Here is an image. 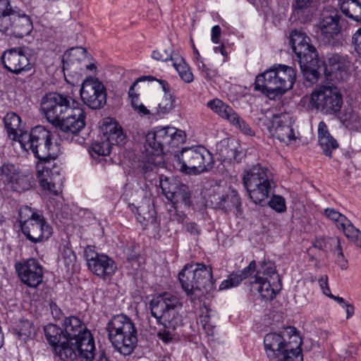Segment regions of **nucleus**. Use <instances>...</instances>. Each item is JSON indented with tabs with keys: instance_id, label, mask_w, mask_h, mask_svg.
<instances>
[{
	"instance_id": "obj_42",
	"label": "nucleus",
	"mask_w": 361,
	"mask_h": 361,
	"mask_svg": "<svg viewBox=\"0 0 361 361\" xmlns=\"http://www.w3.org/2000/svg\"><path fill=\"white\" fill-rule=\"evenodd\" d=\"M20 171L12 164H4L0 169V176L1 180L8 186L16 179Z\"/></svg>"
},
{
	"instance_id": "obj_39",
	"label": "nucleus",
	"mask_w": 361,
	"mask_h": 361,
	"mask_svg": "<svg viewBox=\"0 0 361 361\" xmlns=\"http://www.w3.org/2000/svg\"><path fill=\"white\" fill-rule=\"evenodd\" d=\"M33 182L34 178L31 173L20 171L10 187L13 190L21 192L30 190Z\"/></svg>"
},
{
	"instance_id": "obj_10",
	"label": "nucleus",
	"mask_w": 361,
	"mask_h": 361,
	"mask_svg": "<svg viewBox=\"0 0 361 361\" xmlns=\"http://www.w3.org/2000/svg\"><path fill=\"white\" fill-rule=\"evenodd\" d=\"M66 340L78 345L81 354L87 359H94L95 355L94 340L85 324L75 316L66 317L63 322Z\"/></svg>"
},
{
	"instance_id": "obj_35",
	"label": "nucleus",
	"mask_w": 361,
	"mask_h": 361,
	"mask_svg": "<svg viewBox=\"0 0 361 361\" xmlns=\"http://www.w3.org/2000/svg\"><path fill=\"white\" fill-rule=\"evenodd\" d=\"M207 106L212 109L219 116L228 120L229 122L237 118V113L231 106L219 99H214L207 102Z\"/></svg>"
},
{
	"instance_id": "obj_12",
	"label": "nucleus",
	"mask_w": 361,
	"mask_h": 361,
	"mask_svg": "<svg viewBox=\"0 0 361 361\" xmlns=\"http://www.w3.org/2000/svg\"><path fill=\"white\" fill-rule=\"evenodd\" d=\"M343 104V96L334 85L317 86L310 94V108L324 115L338 114Z\"/></svg>"
},
{
	"instance_id": "obj_48",
	"label": "nucleus",
	"mask_w": 361,
	"mask_h": 361,
	"mask_svg": "<svg viewBox=\"0 0 361 361\" xmlns=\"http://www.w3.org/2000/svg\"><path fill=\"white\" fill-rule=\"evenodd\" d=\"M128 207L136 215V219L141 225L145 227L147 226L151 214L149 212L147 213L145 212L144 206L140 205L136 207L133 203H129Z\"/></svg>"
},
{
	"instance_id": "obj_9",
	"label": "nucleus",
	"mask_w": 361,
	"mask_h": 361,
	"mask_svg": "<svg viewBox=\"0 0 361 361\" xmlns=\"http://www.w3.org/2000/svg\"><path fill=\"white\" fill-rule=\"evenodd\" d=\"M175 158L183 172L200 174L210 171L214 166V159L210 152L202 145L183 148Z\"/></svg>"
},
{
	"instance_id": "obj_61",
	"label": "nucleus",
	"mask_w": 361,
	"mask_h": 361,
	"mask_svg": "<svg viewBox=\"0 0 361 361\" xmlns=\"http://www.w3.org/2000/svg\"><path fill=\"white\" fill-rule=\"evenodd\" d=\"M238 148L235 147V149L234 151H231V154H226V156L228 157V160H233L236 161L237 163H239L241 161L242 159L244 157L243 153L241 151H238L237 149Z\"/></svg>"
},
{
	"instance_id": "obj_27",
	"label": "nucleus",
	"mask_w": 361,
	"mask_h": 361,
	"mask_svg": "<svg viewBox=\"0 0 361 361\" xmlns=\"http://www.w3.org/2000/svg\"><path fill=\"white\" fill-rule=\"evenodd\" d=\"M78 345L65 340L59 345L54 348L55 355L59 357L61 361H77L78 357L80 356L85 361H92L93 359H87L83 356L80 350L77 348Z\"/></svg>"
},
{
	"instance_id": "obj_41",
	"label": "nucleus",
	"mask_w": 361,
	"mask_h": 361,
	"mask_svg": "<svg viewBox=\"0 0 361 361\" xmlns=\"http://www.w3.org/2000/svg\"><path fill=\"white\" fill-rule=\"evenodd\" d=\"M173 65L184 82L190 83L193 81V74L182 57L177 55Z\"/></svg>"
},
{
	"instance_id": "obj_2",
	"label": "nucleus",
	"mask_w": 361,
	"mask_h": 361,
	"mask_svg": "<svg viewBox=\"0 0 361 361\" xmlns=\"http://www.w3.org/2000/svg\"><path fill=\"white\" fill-rule=\"evenodd\" d=\"M243 183L249 197L255 204L264 206L275 187L273 174L260 164L252 165L243 171ZM269 207L279 213L286 211L285 199L274 195L268 202Z\"/></svg>"
},
{
	"instance_id": "obj_47",
	"label": "nucleus",
	"mask_w": 361,
	"mask_h": 361,
	"mask_svg": "<svg viewBox=\"0 0 361 361\" xmlns=\"http://www.w3.org/2000/svg\"><path fill=\"white\" fill-rule=\"evenodd\" d=\"M111 149L109 142L103 136L99 141L92 144V151L98 156H107L110 154Z\"/></svg>"
},
{
	"instance_id": "obj_46",
	"label": "nucleus",
	"mask_w": 361,
	"mask_h": 361,
	"mask_svg": "<svg viewBox=\"0 0 361 361\" xmlns=\"http://www.w3.org/2000/svg\"><path fill=\"white\" fill-rule=\"evenodd\" d=\"M275 361H303L302 350L300 348L288 349L287 346Z\"/></svg>"
},
{
	"instance_id": "obj_17",
	"label": "nucleus",
	"mask_w": 361,
	"mask_h": 361,
	"mask_svg": "<svg viewBox=\"0 0 361 361\" xmlns=\"http://www.w3.org/2000/svg\"><path fill=\"white\" fill-rule=\"evenodd\" d=\"M29 49L16 47L5 50L1 56V63L8 71L18 75L30 71L33 64L30 61Z\"/></svg>"
},
{
	"instance_id": "obj_36",
	"label": "nucleus",
	"mask_w": 361,
	"mask_h": 361,
	"mask_svg": "<svg viewBox=\"0 0 361 361\" xmlns=\"http://www.w3.org/2000/svg\"><path fill=\"white\" fill-rule=\"evenodd\" d=\"M298 59L300 65L305 66V64L310 63L314 65V63H320L319 54L316 48L311 44L301 47V49H296L293 51Z\"/></svg>"
},
{
	"instance_id": "obj_44",
	"label": "nucleus",
	"mask_w": 361,
	"mask_h": 361,
	"mask_svg": "<svg viewBox=\"0 0 361 361\" xmlns=\"http://www.w3.org/2000/svg\"><path fill=\"white\" fill-rule=\"evenodd\" d=\"M300 66L304 77L308 82L313 84L318 80L320 75L318 71L319 63H314V65L307 63L305 66L302 64Z\"/></svg>"
},
{
	"instance_id": "obj_19",
	"label": "nucleus",
	"mask_w": 361,
	"mask_h": 361,
	"mask_svg": "<svg viewBox=\"0 0 361 361\" xmlns=\"http://www.w3.org/2000/svg\"><path fill=\"white\" fill-rule=\"evenodd\" d=\"M15 269L20 281L30 288H37L43 280V267L35 258L15 264Z\"/></svg>"
},
{
	"instance_id": "obj_49",
	"label": "nucleus",
	"mask_w": 361,
	"mask_h": 361,
	"mask_svg": "<svg viewBox=\"0 0 361 361\" xmlns=\"http://www.w3.org/2000/svg\"><path fill=\"white\" fill-rule=\"evenodd\" d=\"M177 55L173 54L171 49H160L153 51L152 57L157 61H167L171 60L173 62Z\"/></svg>"
},
{
	"instance_id": "obj_7",
	"label": "nucleus",
	"mask_w": 361,
	"mask_h": 361,
	"mask_svg": "<svg viewBox=\"0 0 361 361\" xmlns=\"http://www.w3.org/2000/svg\"><path fill=\"white\" fill-rule=\"evenodd\" d=\"M18 222L22 233L35 244L47 240L53 233L42 213L27 205L18 209Z\"/></svg>"
},
{
	"instance_id": "obj_28",
	"label": "nucleus",
	"mask_w": 361,
	"mask_h": 361,
	"mask_svg": "<svg viewBox=\"0 0 361 361\" xmlns=\"http://www.w3.org/2000/svg\"><path fill=\"white\" fill-rule=\"evenodd\" d=\"M319 145L326 156L331 157L333 150L338 147V143L329 133L328 127L324 121L318 124Z\"/></svg>"
},
{
	"instance_id": "obj_59",
	"label": "nucleus",
	"mask_w": 361,
	"mask_h": 361,
	"mask_svg": "<svg viewBox=\"0 0 361 361\" xmlns=\"http://www.w3.org/2000/svg\"><path fill=\"white\" fill-rule=\"evenodd\" d=\"M137 81H135L129 88L128 90V97L130 99L131 104L136 105L137 102L139 101V95L135 92V87L137 85Z\"/></svg>"
},
{
	"instance_id": "obj_11",
	"label": "nucleus",
	"mask_w": 361,
	"mask_h": 361,
	"mask_svg": "<svg viewBox=\"0 0 361 361\" xmlns=\"http://www.w3.org/2000/svg\"><path fill=\"white\" fill-rule=\"evenodd\" d=\"M185 134L183 130L170 126H157L146 135L145 147L151 148L155 155L165 151L171 152L185 142Z\"/></svg>"
},
{
	"instance_id": "obj_56",
	"label": "nucleus",
	"mask_w": 361,
	"mask_h": 361,
	"mask_svg": "<svg viewBox=\"0 0 361 361\" xmlns=\"http://www.w3.org/2000/svg\"><path fill=\"white\" fill-rule=\"evenodd\" d=\"M329 240L333 241L336 244V247L338 250L337 257H336V262H337L338 265L342 269H346L348 268V261L344 257L339 240L338 239H333V238H329Z\"/></svg>"
},
{
	"instance_id": "obj_23",
	"label": "nucleus",
	"mask_w": 361,
	"mask_h": 361,
	"mask_svg": "<svg viewBox=\"0 0 361 361\" xmlns=\"http://www.w3.org/2000/svg\"><path fill=\"white\" fill-rule=\"evenodd\" d=\"M193 270L201 295L209 293L215 288V281L212 277V269L204 264H194Z\"/></svg>"
},
{
	"instance_id": "obj_8",
	"label": "nucleus",
	"mask_w": 361,
	"mask_h": 361,
	"mask_svg": "<svg viewBox=\"0 0 361 361\" xmlns=\"http://www.w3.org/2000/svg\"><path fill=\"white\" fill-rule=\"evenodd\" d=\"M32 30L29 16L17 6H12L10 0H0V32L23 38Z\"/></svg>"
},
{
	"instance_id": "obj_38",
	"label": "nucleus",
	"mask_w": 361,
	"mask_h": 361,
	"mask_svg": "<svg viewBox=\"0 0 361 361\" xmlns=\"http://www.w3.org/2000/svg\"><path fill=\"white\" fill-rule=\"evenodd\" d=\"M255 276L260 278L270 279L274 280H281L279 274L277 273L275 263L270 260H263L259 262V265L256 269Z\"/></svg>"
},
{
	"instance_id": "obj_62",
	"label": "nucleus",
	"mask_w": 361,
	"mask_h": 361,
	"mask_svg": "<svg viewBox=\"0 0 361 361\" xmlns=\"http://www.w3.org/2000/svg\"><path fill=\"white\" fill-rule=\"evenodd\" d=\"M186 230L190 235H198L200 233V228L195 222L188 223L186 224Z\"/></svg>"
},
{
	"instance_id": "obj_24",
	"label": "nucleus",
	"mask_w": 361,
	"mask_h": 361,
	"mask_svg": "<svg viewBox=\"0 0 361 361\" xmlns=\"http://www.w3.org/2000/svg\"><path fill=\"white\" fill-rule=\"evenodd\" d=\"M250 283L253 286H256L255 288L262 298L266 300L274 299L282 287L281 280L267 279L265 277L255 276L254 281Z\"/></svg>"
},
{
	"instance_id": "obj_43",
	"label": "nucleus",
	"mask_w": 361,
	"mask_h": 361,
	"mask_svg": "<svg viewBox=\"0 0 361 361\" xmlns=\"http://www.w3.org/2000/svg\"><path fill=\"white\" fill-rule=\"evenodd\" d=\"M290 43L293 51L301 49V47L310 43V39L306 34L302 31L294 30L290 34Z\"/></svg>"
},
{
	"instance_id": "obj_64",
	"label": "nucleus",
	"mask_w": 361,
	"mask_h": 361,
	"mask_svg": "<svg viewBox=\"0 0 361 361\" xmlns=\"http://www.w3.org/2000/svg\"><path fill=\"white\" fill-rule=\"evenodd\" d=\"M312 0H295L293 6L298 9H304L308 8Z\"/></svg>"
},
{
	"instance_id": "obj_37",
	"label": "nucleus",
	"mask_w": 361,
	"mask_h": 361,
	"mask_svg": "<svg viewBox=\"0 0 361 361\" xmlns=\"http://www.w3.org/2000/svg\"><path fill=\"white\" fill-rule=\"evenodd\" d=\"M44 331L47 342L54 348L66 340L63 329L56 324H49L46 325Z\"/></svg>"
},
{
	"instance_id": "obj_25",
	"label": "nucleus",
	"mask_w": 361,
	"mask_h": 361,
	"mask_svg": "<svg viewBox=\"0 0 361 361\" xmlns=\"http://www.w3.org/2000/svg\"><path fill=\"white\" fill-rule=\"evenodd\" d=\"M265 351L268 357L275 360L288 346L283 337L276 333H270L264 338Z\"/></svg>"
},
{
	"instance_id": "obj_14",
	"label": "nucleus",
	"mask_w": 361,
	"mask_h": 361,
	"mask_svg": "<svg viewBox=\"0 0 361 361\" xmlns=\"http://www.w3.org/2000/svg\"><path fill=\"white\" fill-rule=\"evenodd\" d=\"M83 104L91 109L99 110L106 104L107 91L98 78L87 77L83 80L80 90Z\"/></svg>"
},
{
	"instance_id": "obj_13",
	"label": "nucleus",
	"mask_w": 361,
	"mask_h": 361,
	"mask_svg": "<svg viewBox=\"0 0 361 361\" xmlns=\"http://www.w3.org/2000/svg\"><path fill=\"white\" fill-rule=\"evenodd\" d=\"M257 125L268 136L276 137L286 143L295 140L293 128V120L289 114L273 115L270 118L262 114L258 118Z\"/></svg>"
},
{
	"instance_id": "obj_3",
	"label": "nucleus",
	"mask_w": 361,
	"mask_h": 361,
	"mask_svg": "<svg viewBox=\"0 0 361 361\" xmlns=\"http://www.w3.org/2000/svg\"><path fill=\"white\" fill-rule=\"evenodd\" d=\"M182 306L180 298L169 292L154 297L149 304L152 316L163 327L157 332V337L165 343L173 339V331L182 321L178 312Z\"/></svg>"
},
{
	"instance_id": "obj_22",
	"label": "nucleus",
	"mask_w": 361,
	"mask_h": 361,
	"mask_svg": "<svg viewBox=\"0 0 361 361\" xmlns=\"http://www.w3.org/2000/svg\"><path fill=\"white\" fill-rule=\"evenodd\" d=\"M194 264H187L178 274L182 288L191 300H195L200 296L197 281L193 270Z\"/></svg>"
},
{
	"instance_id": "obj_21",
	"label": "nucleus",
	"mask_w": 361,
	"mask_h": 361,
	"mask_svg": "<svg viewBox=\"0 0 361 361\" xmlns=\"http://www.w3.org/2000/svg\"><path fill=\"white\" fill-rule=\"evenodd\" d=\"M87 51L82 48L71 49L66 62L63 63L64 71L78 73L84 69L91 71H95L97 67L94 63H87Z\"/></svg>"
},
{
	"instance_id": "obj_31",
	"label": "nucleus",
	"mask_w": 361,
	"mask_h": 361,
	"mask_svg": "<svg viewBox=\"0 0 361 361\" xmlns=\"http://www.w3.org/2000/svg\"><path fill=\"white\" fill-rule=\"evenodd\" d=\"M4 122L8 137L19 143L21 133H24L20 128L21 123L20 116L14 112L7 113Z\"/></svg>"
},
{
	"instance_id": "obj_30",
	"label": "nucleus",
	"mask_w": 361,
	"mask_h": 361,
	"mask_svg": "<svg viewBox=\"0 0 361 361\" xmlns=\"http://www.w3.org/2000/svg\"><path fill=\"white\" fill-rule=\"evenodd\" d=\"M338 4L346 18L361 23V0H338Z\"/></svg>"
},
{
	"instance_id": "obj_57",
	"label": "nucleus",
	"mask_w": 361,
	"mask_h": 361,
	"mask_svg": "<svg viewBox=\"0 0 361 361\" xmlns=\"http://www.w3.org/2000/svg\"><path fill=\"white\" fill-rule=\"evenodd\" d=\"M256 269V262L255 260H252L247 267H245L241 271L240 274H238V276H240L241 278V281H243V279H246L252 274H253Z\"/></svg>"
},
{
	"instance_id": "obj_50",
	"label": "nucleus",
	"mask_w": 361,
	"mask_h": 361,
	"mask_svg": "<svg viewBox=\"0 0 361 361\" xmlns=\"http://www.w3.org/2000/svg\"><path fill=\"white\" fill-rule=\"evenodd\" d=\"M188 209L178 208L176 206H172L171 209H169V218L171 221H176L178 224H183L186 219L185 211Z\"/></svg>"
},
{
	"instance_id": "obj_33",
	"label": "nucleus",
	"mask_w": 361,
	"mask_h": 361,
	"mask_svg": "<svg viewBox=\"0 0 361 361\" xmlns=\"http://www.w3.org/2000/svg\"><path fill=\"white\" fill-rule=\"evenodd\" d=\"M228 191L229 192L226 195L219 197L218 207L226 212L233 209L239 211L241 207V200L238 192L231 188H229Z\"/></svg>"
},
{
	"instance_id": "obj_5",
	"label": "nucleus",
	"mask_w": 361,
	"mask_h": 361,
	"mask_svg": "<svg viewBox=\"0 0 361 361\" xmlns=\"http://www.w3.org/2000/svg\"><path fill=\"white\" fill-rule=\"evenodd\" d=\"M106 329L113 346L123 355H130L137 344V331L132 319L120 314L107 323Z\"/></svg>"
},
{
	"instance_id": "obj_58",
	"label": "nucleus",
	"mask_w": 361,
	"mask_h": 361,
	"mask_svg": "<svg viewBox=\"0 0 361 361\" xmlns=\"http://www.w3.org/2000/svg\"><path fill=\"white\" fill-rule=\"evenodd\" d=\"M352 42L355 50L361 54V27L353 35Z\"/></svg>"
},
{
	"instance_id": "obj_52",
	"label": "nucleus",
	"mask_w": 361,
	"mask_h": 361,
	"mask_svg": "<svg viewBox=\"0 0 361 361\" xmlns=\"http://www.w3.org/2000/svg\"><path fill=\"white\" fill-rule=\"evenodd\" d=\"M241 282V278L238 274H231L228 279L223 281L219 286V290H226L238 286Z\"/></svg>"
},
{
	"instance_id": "obj_60",
	"label": "nucleus",
	"mask_w": 361,
	"mask_h": 361,
	"mask_svg": "<svg viewBox=\"0 0 361 361\" xmlns=\"http://www.w3.org/2000/svg\"><path fill=\"white\" fill-rule=\"evenodd\" d=\"M318 282L323 293L328 296L329 293H331L330 288L328 283V276L326 275L322 276L319 279Z\"/></svg>"
},
{
	"instance_id": "obj_45",
	"label": "nucleus",
	"mask_w": 361,
	"mask_h": 361,
	"mask_svg": "<svg viewBox=\"0 0 361 361\" xmlns=\"http://www.w3.org/2000/svg\"><path fill=\"white\" fill-rule=\"evenodd\" d=\"M63 180H61V179L58 180H49L47 178H40L39 179V183L40 187L44 190H47L54 195H58L61 192V186L63 184Z\"/></svg>"
},
{
	"instance_id": "obj_1",
	"label": "nucleus",
	"mask_w": 361,
	"mask_h": 361,
	"mask_svg": "<svg viewBox=\"0 0 361 361\" xmlns=\"http://www.w3.org/2000/svg\"><path fill=\"white\" fill-rule=\"evenodd\" d=\"M41 109L47 121L67 137L78 135L85 126L83 105L68 95L49 92L42 98Z\"/></svg>"
},
{
	"instance_id": "obj_29",
	"label": "nucleus",
	"mask_w": 361,
	"mask_h": 361,
	"mask_svg": "<svg viewBox=\"0 0 361 361\" xmlns=\"http://www.w3.org/2000/svg\"><path fill=\"white\" fill-rule=\"evenodd\" d=\"M103 137L110 147L113 145H122L125 143L126 136L121 126L116 122L104 123L102 126Z\"/></svg>"
},
{
	"instance_id": "obj_40",
	"label": "nucleus",
	"mask_w": 361,
	"mask_h": 361,
	"mask_svg": "<svg viewBox=\"0 0 361 361\" xmlns=\"http://www.w3.org/2000/svg\"><path fill=\"white\" fill-rule=\"evenodd\" d=\"M16 334L23 340L32 338L35 334V327L28 319H21L14 328Z\"/></svg>"
},
{
	"instance_id": "obj_51",
	"label": "nucleus",
	"mask_w": 361,
	"mask_h": 361,
	"mask_svg": "<svg viewBox=\"0 0 361 361\" xmlns=\"http://www.w3.org/2000/svg\"><path fill=\"white\" fill-rule=\"evenodd\" d=\"M61 257L66 266L73 264L76 261V255L71 248L70 243H66L61 250Z\"/></svg>"
},
{
	"instance_id": "obj_53",
	"label": "nucleus",
	"mask_w": 361,
	"mask_h": 361,
	"mask_svg": "<svg viewBox=\"0 0 361 361\" xmlns=\"http://www.w3.org/2000/svg\"><path fill=\"white\" fill-rule=\"evenodd\" d=\"M216 149L222 158L224 159H228V157L226 155H231V152L235 150V145L233 142L229 143L228 140H224L217 145Z\"/></svg>"
},
{
	"instance_id": "obj_20",
	"label": "nucleus",
	"mask_w": 361,
	"mask_h": 361,
	"mask_svg": "<svg viewBox=\"0 0 361 361\" xmlns=\"http://www.w3.org/2000/svg\"><path fill=\"white\" fill-rule=\"evenodd\" d=\"M324 214L336 224L339 230L343 232L346 238L361 247V232L345 216L333 208L325 209Z\"/></svg>"
},
{
	"instance_id": "obj_6",
	"label": "nucleus",
	"mask_w": 361,
	"mask_h": 361,
	"mask_svg": "<svg viewBox=\"0 0 361 361\" xmlns=\"http://www.w3.org/2000/svg\"><path fill=\"white\" fill-rule=\"evenodd\" d=\"M19 144L23 151H31L39 161L47 162L58 157L59 149L53 145L51 132L42 126L21 133Z\"/></svg>"
},
{
	"instance_id": "obj_63",
	"label": "nucleus",
	"mask_w": 361,
	"mask_h": 361,
	"mask_svg": "<svg viewBox=\"0 0 361 361\" xmlns=\"http://www.w3.org/2000/svg\"><path fill=\"white\" fill-rule=\"evenodd\" d=\"M221 32V27L219 25H214L212 28V41L214 43L217 44L219 42Z\"/></svg>"
},
{
	"instance_id": "obj_55",
	"label": "nucleus",
	"mask_w": 361,
	"mask_h": 361,
	"mask_svg": "<svg viewBox=\"0 0 361 361\" xmlns=\"http://www.w3.org/2000/svg\"><path fill=\"white\" fill-rule=\"evenodd\" d=\"M233 126L236 128H238L240 130L244 133L245 135L253 136L255 135L254 130L251 128L247 123H246L243 119L240 118L238 114H237V118L234 119L233 121H231Z\"/></svg>"
},
{
	"instance_id": "obj_34",
	"label": "nucleus",
	"mask_w": 361,
	"mask_h": 361,
	"mask_svg": "<svg viewBox=\"0 0 361 361\" xmlns=\"http://www.w3.org/2000/svg\"><path fill=\"white\" fill-rule=\"evenodd\" d=\"M207 106L212 109L219 116L228 120L229 122L237 118V113L231 106L219 99H214L207 102Z\"/></svg>"
},
{
	"instance_id": "obj_26",
	"label": "nucleus",
	"mask_w": 361,
	"mask_h": 361,
	"mask_svg": "<svg viewBox=\"0 0 361 361\" xmlns=\"http://www.w3.org/2000/svg\"><path fill=\"white\" fill-rule=\"evenodd\" d=\"M351 63L346 55L333 54L328 57L324 70L327 75L340 73L341 77H343L342 73H346Z\"/></svg>"
},
{
	"instance_id": "obj_32",
	"label": "nucleus",
	"mask_w": 361,
	"mask_h": 361,
	"mask_svg": "<svg viewBox=\"0 0 361 361\" xmlns=\"http://www.w3.org/2000/svg\"><path fill=\"white\" fill-rule=\"evenodd\" d=\"M51 160L46 161H39L37 165L38 178H47L49 180H63L64 178L61 174V168L56 163L51 164Z\"/></svg>"
},
{
	"instance_id": "obj_54",
	"label": "nucleus",
	"mask_w": 361,
	"mask_h": 361,
	"mask_svg": "<svg viewBox=\"0 0 361 361\" xmlns=\"http://www.w3.org/2000/svg\"><path fill=\"white\" fill-rule=\"evenodd\" d=\"M174 100L171 94L165 95L162 101L158 104V113L166 114L169 113L174 106Z\"/></svg>"
},
{
	"instance_id": "obj_4",
	"label": "nucleus",
	"mask_w": 361,
	"mask_h": 361,
	"mask_svg": "<svg viewBox=\"0 0 361 361\" xmlns=\"http://www.w3.org/2000/svg\"><path fill=\"white\" fill-rule=\"evenodd\" d=\"M295 80L296 72L292 67L275 64L256 77L254 89L274 99L291 89Z\"/></svg>"
},
{
	"instance_id": "obj_16",
	"label": "nucleus",
	"mask_w": 361,
	"mask_h": 361,
	"mask_svg": "<svg viewBox=\"0 0 361 361\" xmlns=\"http://www.w3.org/2000/svg\"><path fill=\"white\" fill-rule=\"evenodd\" d=\"M84 257L88 269L97 276L106 280L112 277L117 270L115 261L105 254H99L94 246L87 245Z\"/></svg>"
},
{
	"instance_id": "obj_18",
	"label": "nucleus",
	"mask_w": 361,
	"mask_h": 361,
	"mask_svg": "<svg viewBox=\"0 0 361 361\" xmlns=\"http://www.w3.org/2000/svg\"><path fill=\"white\" fill-rule=\"evenodd\" d=\"M160 187L172 206L182 209H189L192 205L191 193L186 185L175 178H165L161 179Z\"/></svg>"
},
{
	"instance_id": "obj_15",
	"label": "nucleus",
	"mask_w": 361,
	"mask_h": 361,
	"mask_svg": "<svg viewBox=\"0 0 361 361\" xmlns=\"http://www.w3.org/2000/svg\"><path fill=\"white\" fill-rule=\"evenodd\" d=\"M345 20L336 9H325L322 11L317 27L320 37L325 44H336L335 39L340 35L343 23Z\"/></svg>"
}]
</instances>
